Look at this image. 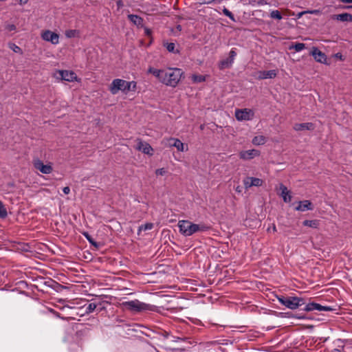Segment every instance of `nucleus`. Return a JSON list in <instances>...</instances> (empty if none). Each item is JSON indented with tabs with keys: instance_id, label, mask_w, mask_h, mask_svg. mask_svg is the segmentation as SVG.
<instances>
[{
	"instance_id": "11",
	"label": "nucleus",
	"mask_w": 352,
	"mask_h": 352,
	"mask_svg": "<svg viewBox=\"0 0 352 352\" xmlns=\"http://www.w3.org/2000/svg\"><path fill=\"white\" fill-rule=\"evenodd\" d=\"M260 155V151L256 149L242 151L239 153V157L243 160H250Z\"/></svg>"
},
{
	"instance_id": "26",
	"label": "nucleus",
	"mask_w": 352,
	"mask_h": 352,
	"mask_svg": "<svg viewBox=\"0 0 352 352\" xmlns=\"http://www.w3.org/2000/svg\"><path fill=\"white\" fill-rule=\"evenodd\" d=\"M305 48V45L302 43H296L294 45L289 47V50L294 49L296 52H298Z\"/></svg>"
},
{
	"instance_id": "25",
	"label": "nucleus",
	"mask_w": 352,
	"mask_h": 352,
	"mask_svg": "<svg viewBox=\"0 0 352 352\" xmlns=\"http://www.w3.org/2000/svg\"><path fill=\"white\" fill-rule=\"evenodd\" d=\"M191 78L194 82L198 83V82H204L206 79V76H203V75L193 74Z\"/></svg>"
},
{
	"instance_id": "34",
	"label": "nucleus",
	"mask_w": 352,
	"mask_h": 352,
	"mask_svg": "<svg viewBox=\"0 0 352 352\" xmlns=\"http://www.w3.org/2000/svg\"><path fill=\"white\" fill-rule=\"evenodd\" d=\"M236 56V52L235 49H232L229 54V58L230 60L232 62H234L235 57Z\"/></svg>"
},
{
	"instance_id": "19",
	"label": "nucleus",
	"mask_w": 352,
	"mask_h": 352,
	"mask_svg": "<svg viewBox=\"0 0 352 352\" xmlns=\"http://www.w3.org/2000/svg\"><path fill=\"white\" fill-rule=\"evenodd\" d=\"M311 209V203L308 199L299 201L298 206L295 207V210L299 211H306Z\"/></svg>"
},
{
	"instance_id": "47",
	"label": "nucleus",
	"mask_w": 352,
	"mask_h": 352,
	"mask_svg": "<svg viewBox=\"0 0 352 352\" xmlns=\"http://www.w3.org/2000/svg\"><path fill=\"white\" fill-rule=\"evenodd\" d=\"M336 56L337 58H342V54H341L340 53H337V54H336Z\"/></svg>"
},
{
	"instance_id": "12",
	"label": "nucleus",
	"mask_w": 352,
	"mask_h": 352,
	"mask_svg": "<svg viewBox=\"0 0 352 352\" xmlns=\"http://www.w3.org/2000/svg\"><path fill=\"white\" fill-rule=\"evenodd\" d=\"M331 309L329 307L322 306L318 303L316 302H309L307 304L305 307L303 308V310L305 311H329Z\"/></svg>"
},
{
	"instance_id": "21",
	"label": "nucleus",
	"mask_w": 352,
	"mask_h": 352,
	"mask_svg": "<svg viewBox=\"0 0 352 352\" xmlns=\"http://www.w3.org/2000/svg\"><path fill=\"white\" fill-rule=\"evenodd\" d=\"M334 19L340 21H351L352 22V14L349 13H342L334 16Z\"/></svg>"
},
{
	"instance_id": "37",
	"label": "nucleus",
	"mask_w": 352,
	"mask_h": 352,
	"mask_svg": "<svg viewBox=\"0 0 352 352\" xmlns=\"http://www.w3.org/2000/svg\"><path fill=\"white\" fill-rule=\"evenodd\" d=\"M166 173H167V170L164 168H159L155 170V175H164Z\"/></svg>"
},
{
	"instance_id": "4",
	"label": "nucleus",
	"mask_w": 352,
	"mask_h": 352,
	"mask_svg": "<svg viewBox=\"0 0 352 352\" xmlns=\"http://www.w3.org/2000/svg\"><path fill=\"white\" fill-rule=\"evenodd\" d=\"M179 232L184 236H191L198 231L204 230V226L193 223L187 220H181L178 223Z\"/></svg>"
},
{
	"instance_id": "9",
	"label": "nucleus",
	"mask_w": 352,
	"mask_h": 352,
	"mask_svg": "<svg viewBox=\"0 0 352 352\" xmlns=\"http://www.w3.org/2000/svg\"><path fill=\"white\" fill-rule=\"evenodd\" d=\"M235 117L239 121L250 120L254 117V112L250 109H236Z\"/></svg>"
},
{
	"instance_id": "17",
	"label": "nucleus",
	"mask_w": 352,
	"mask_h": 352,
	"mask_svg": "<svg viewBox=\"0 0 352 352\" xmlns=\"http://www.w3.org/2000/svg\"><path fill=\"white\" fill-rule=\"evenodd\" d=\"M277 75L276 70L261 71L258 72L259 79L274 78Z\"/></svg>"
},
{
	"instance_id": "28",
	"label": "nucleus",
	"mask_w": 352,
	"mask_h": 352,
	"mask_svg": "<svg viewBox=\"0 0 352 352\" xmlns=\"http://www.w3.org/2000/svg\"><path fill=\"white\" fill-rule=\"evenodd\" d=\"M8 212L6 208L1 201H0V218L4 219L7 217Z\"/></svg>"
},
{
	"instance_id": "24",
	"label": "nucleus",
	"mask_w": 352,
	"mask_h": 352,
	"mask_svg": "<svg viewBox=\"0 0 352 352\" xmlns=\"http://www.w3.org/2000/svg\"><path fill=\"white\" fill-rule=\"evenodd\" d=\"M234 62L231 61L230 58H226L225 60H223L219 63V68L221 69H225V68H229L230 67Z\"/></svg>"
},
{
	"instance_id": "46",
	"label": "nucleus",
	"mask_w": 352,
	"mask_h": 352,
	"mask_svg": "<svg viewBox=\"0 0 352 352\" xmlns=\"http://www.w3.org/2000/svg\"><path fill=\"white\" fill-rule=\"evenodd\" d=\"M60 319H61V320H67H67H69V318H66V317H63V316H60Z\"/></svg>"
},
{
	"instance_id": "8",
	"label": "nucleus",
	"mask_w": 352,
	"mask_h": 352,
	"mask_svg": "<svg viewBox=\"0 0 352 352\" xmlns=\"http://www.w3.org/2000/svg\"><path fill=\"white\" fill-rule=\"evenodd\" d=\"M41 38L46 41L50 42L53 45H57L59 43V35L51 30H46L41 32Z\"/></svg>"
},
{
	"instance_id": "35",
	"label": "nucleus",
	"mask_w": 352,
	"mask_h": 352,
	"mask_svg": "<svg viewBox=\"0 0 352 352\" xmlns=\"http://www.w3.org/2000/svg\"><path fill=\"white\" fill-rule=\"evenodd\" d=\"M223 14H224L226 16H228L230 19H232V20H233V21L234 20V15H233V14H232V13L230 11H229L227 8H223Z\"/></svg>"
},
{
	"instance_id": "13",
	"label": "nucleus",
	"mask_w": 352,
	"mask_h": 352,
	"mask_svg": "<svg viewBox=\"0 0 352 352\" xmlns=\"http://www.w3.org/2000/svg\"><path fill=\"white\" fill-rule=\"evenodd\" d=\"M311 54L313 56L314 59L320 63H326L327 56L326 55L320 51L317 47H313L311 52Z\"/></svg>"
},
{
	"instance_id": "49",
	"label": "nucleus",
	"mask_w": 352,
	"mask_h": 352,
	"mask_svg": "<svg viewBox=\"0 0 352 352\" xmlns=\"http://www.w3.org/2000/svg\"><path fill=\"white\" fill-rule=\"evenodd\" d=\"M272 230H273L274 232L276 231V228L275 225L273 226Z\"/></svg>"
},
{
	"instance_id": "29",
	"label": "nucleus",
	"mask_w": 352,
	"mask_h": 352,
	"mask_svg": "<svg viewBox=\"0 0 352 352\" xmlns=\"http://www.w3.org/2000/svg\"><path fill=\"white\" fill-rule=\"evenodd\" d=\"M96 304L89 303L85 308V314H89L92 313L96 309Z\"/></svg>"
},
{
	"instance_id": "40",
	"label": "nucleus",
	"mask_w": 352,
	"mask_h": 352,
	"mask_svg": "<svg viewBox=\"0 0 352 352\" xmlns=\"http://www.w3.org/2000/svg\"><path fill=\"white\" fill-rule=\"evenodd\" d=\"M309 14H320V11L319 10H307Z\"/></svg>"
},
{
	"instance_id": "33",
	"label": "nucleus",
	"mask_w": 352,
	"mask_h": 352,
	"mask_svg": "<svg viewBox=\"0 0 352 352\" xmlns=\"http://www.w3.org/2000/svg\"><path fill=\"white\" fill-rule=\"evenodd\" d=\"M166 49L170 52H175V45L173 43H168L166 45Z\"/></svg>"
},
{
	"instance_id": "14",
	"label": "nucleus",
	"mask_w": 352,
	"mask_h": 352,
	"mask_svg": "<svg viewBox=\"0 0 352 352\" xmlns=\"http://www.w3.org/2000/svg\"><path fill=\"white\" fill-rule=\"evenodd\" d=\"M137 149L139 151H141L142 153L152 155L153 149L151 146V145L147 143L144 142L142 140H139L138 142Z\"/></svg>"
},
{
	"instance_id": "15",
	"label": "nucleus",
	"mask_w": 352,
	"mask_h": 352,
	"mask_svg": "<svg viewBox=\"0 0 352 352\" xmlns=\"http://www.w3.org/2000/svg\"><path fill=\"white\" fill-rule=\"evenodd\" d=\"M276 190L278 195L280 196L281 198H292V192L283 184H280Z\"/></svg>"
},
{
	"instance_id": "43",
	"label": "nucleus",
	"mask_w": 352,
	"mask_h": 352,
	"mask_svg": "<svg viewBox=\"0 0 352 352\" xmlns=\"http://www.w3.org/2000/svg\"><path fill=\"white\" fill-rule=\"evenodd\" d=\"M50 311L51 313H52L56 318H60V314L58 312H56V311H54V309H50Z\"/></svg>"
},
{
	"instance_id": "1",
	"label": "nucleus",
	"mask_w": 352,
	"mask_h": 352,
	"mask_svg": "<svg viewBox=\"0 0 352 352\" xmlns=\"http://www.w3.org/2000/svg\"><path fill=\"white\" fill-rule=\"evenodd\" d=\"M148 73L153 74L163 84L175 87L179 83L183 72L179 68H168L166 69H158L149 67Z\"/></svg>"
},
{
	"instance_id": "27",
	"label": "nucleus",
	"mask_w": 352,
	"mask_h": 352,
	"mask_svg": "<svg viewBox=\"0 0 352 352\" xmlns=\"http://www.w3.org/2000/svg\"><path fill=\"white\" fill-rule=\"evenodd\" d=\"M82 234L90 244L95 246L96 248L98 247V244L97 243V242L95 241V240L89 235L88 232H83Z\"/></svg>"
},
{
	"instance_id": "3",
	"label": "nucleus",
	"mask_w": 352,
	"mask_h": 352,
	"mask_svg": "<svg viewBox=\"0 0 352 352\" xmlns=\"http://www.w3.org/2000/svg\"><path fill=\"white\" fill-rule=\"evenodd\" d=\"M121 307L131 312L135 313L153 310L152 305L141 302L137 299L122 302Z\"/></svg>"
},
{
	"instance_id": "16",
	"label": "nucleus",
	"mask_w": 352,
	"mask_h": 352,
	"mask_svg": "<svg viewBox=\"0 0 352 352\" xmlns=\"http://www.w3.org/2000/svg\"><path fill=\"white\" fill-rule=\"evenodd\" d=\"M294 129L295 131H311L314 129V125L311 122L297 123L294 124Z\"/></svg>"
},
{
	"instance_id": "31",
	"label": "nucleus",
	"mask_w": 352,
	"mask_h": 352,
	"mask_svg": "<svg viewBox=\"0 0 352 352\" xmlns=\"http://www.w3.org/2000/svg\"><path fill=\"white\" fill-rule=\"evenodd\" d=\"M9 47L15 53L22 54L21 49L14 43H9Z\"/></svg>"
},
{
	"instance_id": "44",
	"label": "nucleus",
	"mask_w": 352,
	"mask_h": 352,
	"mask_svg": "<svg viewBox=\"0 0 352 352\" xmlns=\"http://www.w3.org/2000/svg\"><path fill=\"white\" fill-rule=\"evenodd\" d=\"M63 192H64L65 195H67V194H69V192H70V188H69V187H68V186L64 187V188H63Z\"/></svg>"
},
{
	"instance_id": "10",
	"label": "nucleus",
	"mask_w": 352,
	"mask_h": 352,
	"mask_svg": "<svg viewBox=\"0 0 352 352\" xmlns=\"http://www.w3.org/2000/svg\"><path fill=\"white\" fill-rule=\"evenodd\" d=\"M244 187L248 189L253 186L258 187L263 185V179L254 177H246L243 181Z\"/></svg>"
},
{
	"instance_id": "36",
	"label": "nucleus",
	"mask_w": 352,
	"mask_h": 352,
	"mask_svg": "<svg viewBox=\"0 0 352 352\" xmlns=\"http://www.w3.org/2000/svg\"><path fill=\"white\" fill-rule=\"evenodd\" d=\"M76 34V30H68L65 32V36L67 37V38H72V37H74Z\"/></svg>"
},
{
	"instance_id": "18",
	"label": "nucleus",
	"mask_w": 352,
	"mask_h": 352,
	"mask_svg": "<svg viewBox=\"0 0 352 352\" xmlns=\"http://www.w3.org/2000/svg\"><path fill=\"white\" fill-rule=\"evenodd\" d=\"M170 141L173 142V146L175 147L178 151L183 152L188 150V146H185L180 140L175 138H170Z\"/></svg>"
},
{
	"instance_id": "42",
	"label": "nucleus",
	"mask_w": 352,
	"mask_h": 352,
	"mask_svg": "<svg viewBox=\"0 0 352 352\" xmlns=\"http://www.w3.org/2000/svg\"><path fill=\"white\" fill-rule=\"evenodd\" d=\"M308 12L306 11H302V12H298L297 14H296V18L297 19H300L305 14H307Z\"/></svg>"
},
{
	"instance_id": "22",
	"label": "nucleus",
	"mask_w": 352,
	"mask_h": 352,
	"mask_svg": "<svg viewBox=\"0 0 352 352\" xmlns=\"http://www.w3.org/2000/svg\"><path fill=\"white\" fill-rule=\"evenodd\" d=\"M303 226L312 228H318L320 225V221L319 220H305L302 223Z\"/></svg>"
},
{
	"instance_id": "50",
	"label": "nucleus",
	"mask_w": 352,
	"mask_h": 352,
	"mask_svg": "<svg viewBox=\"0 0 352 352\" xmlns=\"http://www.w3.org/2000/svg\"><path fill=\"white\" fill-rule=\"evenodd\" d=\"M121 4H122V2L120 1L118 2V6H120Z\"/></svg>"
},
{
	"instance_id": "23",
	"label": "nucleus",
	"mask_w": 352,
	"mask_h": 352,
	"mask_svg": "<svg viewBox=\"0 0 352 352\" xmlns=\"http://www.w3.org/2000/svg\"><path fill=\"white\" fill-rule=\"evenodd\" d=\"M266 142V138L263 135L255 136L252 139V144L256 146L263 145Z\"/></svg>"
},
{
	"instance_id": "51",
	"label": "nucleus",
	"mask_w": 352,
	"mask_h": 352,
	"mask_svg": "<svg viewBox=\"0 0 352 352\" xmlns=\"http://www.w3.org/2000/svg\"><path fill=\"white\" fill-rule=\"evenodd\" d=\"M284 201H285V202H287V201H291V199H284Z\"/></svg>"
},
{
	"instance_id": "41",
	"label": "nucleus",
	"mask_w": 352,
	"mask_h": 352,
	"mask_svg": "<svg viewBox=\"0 0 352 352\" xmlns=\"http://www.w3.org/2000/svg\"><path fill=\"white\" fill-rule=\"evenodd\" d=\"M164 141H166V145L172 147L173 146V142L170 141V138L164 140Z\"/></svg>"
},
{
	"instance_id": "2",
	"label": "nucleus",
	"mask_w": 352,
	"mask_h": 352,
	"mask_svg": "<svg viewBox=\"0 0 352 352\" xmlns=\"http://www.w3.org/2000/svg\"><path fill=\"white\" fill-rule=\"evenodd\" d=\"M136 89L137 82L135 81H126L120 78L113 80L109 87L113 95L117 94L120 91L127 94L129 91H135Z\"/></svg>"
},
{
	"instance_id": "38",
	"label": "nucleus",
	"mask_w": 352,
	"mask_h": 352,
	"mask_svg": "<svg viewBox=\"0 0 352 352\" xmlns=\"http://www.w3.org/2000/svg\"><path fill=\"white\" fill-rule=\"evenodd\" d=\"M6 29L8 31H14L16 30V26L14 24H8L6 26Z\"/></svg>"
},
{
	"instance_id": "7",
	"label": "nucleus",
	"mask_w": 352,
	"mask_h": 352,
	"mask_svg": "<svg viewBox=\"0 0 352 352\" xmlns=\"http://www.w3.org/2000/svg\"><path fill=\"white\" fill-rule=\"evenodd\" d=\"M33 165L36 170L43 174H50L53 170L52 164L51 162L44 164L42 160L38 158L34 159Z\"/></svg>"
},
{
	"instance_id": "5",
	"label": "nucleus",
	"mask_w": 352,
	"mask_h": 352,
	"mask_svg": "<svg viewBox=\"0 0 352 352\" xmlns=\"http://www.w3.org/2000/svg\"><path fill=\"white\" fill-rule=\"evenodd\" d=\"M278 300L283 305L290 309H296L305 304L303 298L295 296L285 297L282 296L278 297Z\"/></svg>"
},
{
	"instance_id": "48",
	"label": "nucleus",
	"mask_w": 352,
	"mask_h": 352,
	"mask_svg": "<svg viewBox=\"0 0 352 352\" xmlns=\"http://www.w3.org/2000/svg\"><path fill=\"white\" fill-rule=\"evenodd\" d=\"M333 352H341V350L340 349H334L333 350Z\"/></svg>"
},
{
	"instance_id": "6",
	"label": "nucleus",
	"mask_w": 352,
	"mask_h": 352,
	"mask_svg": "<svg viewBox=\"0 0 352 352\" xmlns=\"http://www.w3.org/2000/svg\"><path fill=\"white\" fill-rule=\"evenodd\" d=\"M54 76L57 79L65 80L67 82L78 81V77L76 74L72 71L57 70Z\"/></svg>"
},
{
	"instance_id": "39",
	"label": "nucleus",
	"mask_w": 352,
	"mask_h": 352,
	"mask_svg": "<svg viewBox=\"0 0 352 352\" xmlns=\"http://www.w3.org/2000/svg\"><path fill=\"white\" fill-rule=\"evenodd\" d=\"M266 4H267V3L265 0H258L256 3L257 6H265ZM253 6H255V4H253Z\"/></svg>"
},
{
	"instance_id": "30",
	"label": "nucleus",
	"mask_w": 352,
	"mask_h": 352,
	"mask_svg": "<svg viewBox=\"0 0 352 352\" xmlns=\"http://www.w3.org/2000/svg\"><path fill=\"white\" fill-rule=\"evenodd\" d=\"M270 16L271 18L272 19H278V20H280L282 19V15L280 13V12L277 10H272L271 12H270Z\"/></svg>"
},
{
	"instance_id": "20",
	"label": "nucleus",
	"mask_w": 352,
	"mask_h": 352,
	"mask_svg": "<svg viewBox=\"0 0 352 352\" xmlns=\"http://www.w3.org/2000/svg\"><path fill=\"white\" fill-rule=\"evenodd\" d=\"M128 18L131 23L138 27L143 26V19L136 14H129Z\"/></svg>"
},
{
	"instance_id": "45",
	"label": "nucleus",
	"mask_w": 352,
	"mask_h": 352,
	"mask_svg": "<svg viewBox=\"0 0 352 352\" xmlns=\"http://www.w3.org/2000/svg\"><path fill=\"white\" fill-rule=\"evenodd\" d=\"M144 33L147 36H150L151 34V30L148 28H144Z\"/></svg>"
},
{
	"instance_id": "32",
	"label": "nucleus",
	"mask_w": 352,
	"mask_h": 352,
	"mask_svg": "<svg viewBox=\"0 0 352 352\" xmlns=\"http://www.w3.org/2000/svg\"><path fill=\"white\" fill-rule=\"evenodd\" d=\"M153 228V223H146L144 225H142L140 228V230H151Z\"/></svg>"
}]
</instances>
